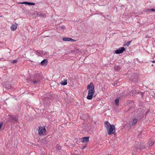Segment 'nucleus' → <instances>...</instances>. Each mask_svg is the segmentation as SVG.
Masks as SVG:
<instances>
[{
  "label": "nucleus",
  "instance_id": "1",
  "mask_svg": "<svg viewBox=\"0 0 155 155\" xmlns=\"http://www.w3.org/2000/svg\"><path fill=\"white\" fill-rule=\"evenodd\" d=\"M104 125L109 135L114 134L115 133V127L113 124L111 125L108 121H105Z\"/></svg>",
  "mask_w": 155,
  "mask_h": 155
},
{
  "label": "nucleus",
  "instance_id": "2",
  "mask_svg": "<svg viewBox=\"0 0 155 155\" xmlns=\"http://www.w3.org/2000/svg\"><path fill=\"white\" fill-rule=\"evenodd\" d=\"M87 87L88 89V94L87 98L88 100H91L95 92L94 87L93 83L91 82Z\"/></svg>",
  "mask_w": 155,
  "mask_h": 155
},
{
  "label": "nucleus",
  "instance_id": "3",
  "mask_svg": "<svg viewBox=\"0 0 155 155\" xmlns=\"http://www.w3.org/2000/svg\"><path fill=\"white\" fill-rule=\"evenodd\" d=\"M46 130L45 127H39L38 129V133L40 136H43L45 134Z\"/></svg>",
  "mask_w": 155,
  "mask_h": 155
},
{
  "label": "nucleus",
  "instance_id": "4",
  "mask_svg": "<svg viewBox=\"0 0 155 155\" xmlns=\"http://www.w3.org/2000/svg\"><path fill=\"white\" fill-rule=\"evenodd\" d=\"M125 50V48L124 47H120L118 50H116L115 51V53L117 54H120L122 53Z\"/></svg>",
  "mask_w": 155,
  "mask_h": 155
},
{
  "label": "nucleus",
  "instance_id": "5",
  "mask_svg": "<svg viewBox=\"0 0 155 155\" xmlns=\"http://www.w3.org/2000/svg\"><path fill=\"white\" fill-rule=\"evenodd\" d=\"M9 116V120L10 121L13 122L14 121H17V119L15 117H14L13 116L11 115H8Z\"/></svg>",
  "mask_w": 155,
  "mask_h": 155
},
{
  "label": "nucleus",
  "instance_id": "6",
  "mask_svg": "<svg viewBox=\"0 0 155 155\" xmlns=\"http://www.w3.org/2000/svg\"><path fill=\"white\" fill-rule=\"evenodd\" d=\"M18 24L15 23V24H12L10 27L11 30L12 31H15L17 28Z\"/></svg>",
  "mask_w": 155,
  "mask_h": 155
},
{
  "label": "nucleus",
  "instance_id": "7",
  "mask_svg": "<svg viewBox=\"0 0 155 155\" xmlns=\"http://www.w3.org/2000/svg\"><path fill=\"white\" fill-rule=\"evenodd\" d=\"M35 51L36 54L39 56H41L44 54L43 51L35 50Z\"/></svg>",
  "mask_w": 155,
  "mask_h": 155
},
{
  "label": "nucleus",
  "instance_id": "8",
  "mask_svg": "<svg viewBox=\"0 0 155 155\" xmlns=\"http://www.w3.org/2000/svg\"><path fill=\"white\" fill-rule=\"evenodd\" d=\"M89 141V137H82L81 139V142L83 143H88Z\"/></svg>",
  "mask_w": 155,
  "mask_h": 155
},
{
  "label": "nucleus",
  "instance_id": "9",
  "mask_svg": "<svg viewBox=\"0 0 155 155\" xmlns=\"http://www.w3.org/2000/svg\"><path fill=\"white\" fill-rule=\"evenodd\" d=\"M18 3L21 4H25L28 5H35V3L28 2H23Z\"/></svg>",
  "mask_w": 155,
  "mask_h": 155
},
{
  "label": "nucleus",
  "instance_id": "10",
  "mask_svg": "<svg viewBox=\"0 0 155 155\" xmlns=\"http://www.w3.org/2000/svg\"><path fill=\"white\" fill-rule=\"evenodd\" d=\"M48 61L47 59H44L41 62V64L42 66H46L47 64Z\"/></svg>",
  "mask_w": 155,
  "mask_h": 155
},
{
  "label": "nucleus",
  "instance_id": "11",
  "mask_svg": "<svg viewBox=\"0 0 155 155\" xmlns=\"http://www.w3.org/2000/svg\"><path fill=\"white\" fill-rule=\"evenodd\" d=\"M67 80L66 79H64L63 82H61L60 83L61 84L63 85H65L67 84Z\"/></svg>",
  "mask_w": 155,
  "mask_h": 155
},
{
  "label": "nucleus",
  "instance_id": "12",
  "mask_svg": "<svg viewBox=\"0 0 155 155\" xmlns=\"http://www.w3.org/2000/svg\"><path fill=\"white\" fill-rule=\"evenodd\" d=\"M75 51L78 54H81L82 53V51H80L79 49L76 48L75 49Z\"/></svg>",
  "mask_w": 155,
  "mask_h": 155
},
{
  "label": "nucleus",
  "instance_id": "13",
  "mask_svg": "<svg viewBox=\"0 0 155 155\" xmlns=\"http://www.w3.org/2000/svg\"><path fill=\"white\" fill-rule=\"evenodd\" d=\"M39 16L43 18L45 17H46V14L45 13H41L39 15Z\"/></svg>",
  "mask_w": 155,
  "mask_h": 155
},
{
  "label": "nucleus",
  "instance_id": "14",
  "mask_svg": "<svg viewBox=\"0 0 155 155\" xmlns=\"http://www.w3.org/2000/svg\"><path fill=\"white\" fill-rule=\"evenodd\" d=\"M59 28V30L63 31L65 29V27L64 26H60Z\"/></svg>",
  "mask_w": 155,
  "mask_h": 155
},
{
  "label": "nucleus",
  "instance_id": "15",
  "mask_svg": "<svg viewBox=\"0 0 155 155\" xmlns=\"http://www.w3.org/2000/svg\"><path fill=\"white\" fill-rule=\"evenodd\" d=\"M69 38H63V40L64 41H69Z\"/></svg>",
  "mask_w": 155,
  "mask_h": 155
},
{
  "label": "nucleus",
  "instance_id": "16",
  "mask_svg": "<svg viewBox=\"0 0 155 155\" xmlns=\"http://www.w3.org/2000/svg\"><path fill=\"white\" fill-rule=\"evenodd\" d=\"M137 119H134L132 123V125H134L137 122Z\"/></svg>",
  "mask_w": 155,
  "mask_h": 155
},
{
  "label": "nucleus",
  "instance_id": "17",
  "mask_svg": "<svg viewBox=\"0 0 155 155\" xmlns=\"http://www.w3.org/2000/svg\"><path fill=\"white\" fill-rule=\"evenodd\" d=\"M115 103L117 106L119 105V100L118 99H116L115 100Z\"/></svg>",
  "mask_w": 155,
  "mask_h": 155
},
{
  "label": "nucleus",
  "instance_id": "18",
  "mask_svg": "<svg viewBox=\"0 0 155 155\" xmlns=\"http://www.w3.org/2000/svg\"><path fill=\"white\" fill-rule=\"evenodd\" d=\"M154 143V142L152 140L150 143L149 144L150 146H152Z\"/></svg>",
  "mask_w": 155,
  "mask_h": 155
},
{
  "label": "nucleus",
  "instance_id": "19",
  "mask_svg": "<svg viewBox=\"0 0 155 155\" xmlns=\"http://www.w3.org/2000/svg\"><path fill=\"white\" fill-rule=\"evenodd\" d=\"M17 61H17V60L16 59V60H15L12 61H11V63L14 64V63H16Z\"/></svg>",
  "mask_w": 155,
  "mask_h": 155
},
{
  "label": "nucleus",
  "instance_id": "20",
  "mask_svg": "<svg viewBox=\"0 0 155 155\" xmlns=\"http://www.w3.org/2000/svg\"><path fill=\"white\" fill-rule=\"evenodd\" d=\"M69 39H70L69 41H70L72 42H74L76 41L75 40L72 39V38H70Z\"/></svg>",
  "mask_w": 155,
  "mask_h": 155
},
{
  "label": "nucleus",
  "instance_id": "21",
  "mask_svg": "<svg viewBox=\"0 0 155 155\" xmlns=\"http://www.w3.org/2000/svg\"><path fill=\"white\" fill-rule=\"evenodd\" d=\"M131 42V41H127L126 42L125 45L128 46Z\"/></svg>",
  "mask_w": 155,
  "mask_h": 155
},
{
  "label": "nucleus",
  "instance_id": "22",
  "mask_svg": "<svg viewBox=\"0 0 155 155\" xmlns=\"http://www.w3.org/2000/svg\"><path fill=\"white\" fill-rule=\"evenodd\" d=\"M38 81H33V83L34 84H36L37 83H38Z\"/></svg>",
  "mask_w": 155,
  "mask_h": 155
},
{
  "label": "nucleus",
  "instance_id": "23",
  "mask_svg": "<svg viewBox=\"0 0 155 155\" xmlns=\"http://www.w3.org/2000/svg\"><path fill=\"white\" fill-rule=\"evenodd\" d=\"M2 125V122H0V129L1 128Z\"/></svg>",
  "mask_w": 155,
  "mask_h": 155
},
{
  "label": "nucleus",
  "instance_id": "24",
  "mask_svg": "<svg viewBox=\"0 0 155 155\" xmlns=\"http://www.w3.org/2000/svg\"><path fill=\"white\" fill-rule=\"evenodd\" d=\"M151 11L152 12L155 11V9L153 8H152L151 9Z\"/></svg>",
  "mask_w": 155,
  "mask_h": 155
},
{
  "label": "nucleus",
  "instance_id": "25",
  "mask_svg": "<svg viewBox=\"0 0 155 155\" xmlns=\"http://www.w3.org/2000/svg\"><path fill=\"white\" fill-rule=\"evenodd\" d=\"M6 87V88H8V89H10V87Z\"/></svg>",
  "mask_w": 155,
  "mask_h": 155
},
{
  "label": "nucleus",
  "instance_id": "26",
  "mask_svg": "<svg viewBox=\"0 0 155 155\" xmlns=\"http://www.w3.org/2000/svg\"><path fill=\"white\" fill-rule=\"evenodd\" d=\"M152 62H153V63H155V61H152Z\"/></svg>",
  "mask_w": 155,
  "mask_h": 155
},
{
  "label": "nucleus",
  "instance_id": "27",
  "mask_svg": "<svg viewBox=\"0 0 155 155\" xmlns=\"http://www.w3.org/2000/svg\"><path fill=\"white\" fill-rule=\"evenodd\" d=\"M152 65V66H153V64H152V65Z\"/></svg>",
  "mask_w": 155,
  "mask_h": 155
}]
</instances>
